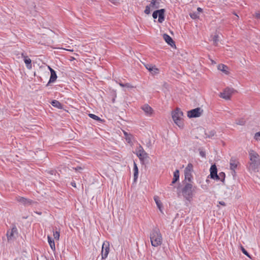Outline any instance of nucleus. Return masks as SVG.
<instances>
[{
	"label": "nucleus",
	"mask_w": 260,
	"mask_h": 260,
	"mask_svg": "<svg viewBox=\"0 0 260 260\" xmlns=\"http://www.w3.org/2000/svg\"><path fill=\"white\" fill-rule=\"evenodd\" d=\"M249 161L248 170L249 171L256 172L258 171L260 166V156L257 152L253 150H250L248 152Z\"/></svg>",
	"instance_id": "1"
},
{
	"label": "nucleus",
	"mask_w": 260,
	"mask_h": 260,
	"mask_svg": "<svg viewBox=\"0 0 260 260\" xmlns=\"http://www.w3.org/2000/svg\"><path fill=\"white\" fill-rule=\"evenodd\" d=\"M152 246L157 247L160 246L162 242V238L159 229H154L150 235Z\"/></svg>",
	"instance_id": "2"
},
{
	"label": "nucleus",
	"mask_w": 260,
	"mask_h": 260,
	"mask_svg": "<svg viewBox=\"0 0 260 260\" xmlns=\"http://www.w3.org/2000/svg\"><path fill=\"white\" fill-rule=\"evenodd\" d=\"M172 118L173 121L180 128H183V112L180 109L177 108L172 113Z\"/></svg>",
	"instance_id": "3"
},
{
	"label": "nucleus",
	"mask_w": 260,
	"mask_h": 260,
	"mask_svg": "<svg viewBox=\"0 0 260 260\" xmlns=\"http://www.w3.org/2000/svg\"><path fill=\"white\" fill-rule=\"evenodd\" d=\"M192 185L190 183H187L182 189L183 197L188 201H190L193 197L192 190Z\"/></svg>",
	"instance_id": "4"
},
{
	"label": "nucleus",
	"mask_w": 260,
	"mask_h": 260,
	"mask_svg": "<svg viewBox=\"0 0 260 260\" xmlns=\"http://www.w3.org/2000/svg\"><path fill=\"white\" fill-rule=\"evenodd\" d=\"M165 10L164 9L155 11L152 14V17L156 19L158 16V21L162 23L165 20Z\"/></svg>",
	"instance_id": "5"
},
{
	"label": "nucleus",
	"mask_w": 260,
	"mask_h": 260,
	"mask_svg": "<svg viewBox=\"0 0 260 260\" xmlns=\"http://www.w3.org/2000/svg\"><path fill=\"white\" fill-rule=\"evenodd\" d=\"M203 110L201 108H197L187 112V116L189 118L200 117Z\"/></svg>",
	"instance_id": "6"
},
{
	"label": "nucleus",
	"mask_w": 260,
	"mask_h": 260,
	"mask_svg": "<svg viewBox=\"0 0 260 260\" xmlns=\"http://www.w3.org/2000/svg\"><path fill=\"white\" fill-rule=\"evenodd\" d=\"M233 88H226L220 93V96L223 99L229 100L231 99L232 94L234 92Z\"/></svg>",
	"instance_id": "7"
},
{
	"label": "nucleus",
	"mask_w": 260,
	"mask_h": 260,
	"mask_svg": "<svg viewBox=\"0 0 260 260\" xmlns=\"http://www.w3.org/2000/svg\"><path fill=\"white\" fill-rule=\"evenodd\" d=\"M110 244L107 241H105L102 245L101 255L102 259L106 258L109 252Z\"/></svg>",
	"instance_id": "8"
},
{
	"label": "nucleus",
	"mask_w": 260,
	"mask_h": 260,
	"mask_svg": "<svg viewBox=\"0 0 260 260\" xmlns=\"http://www.w3.org/2000/svg\"><path fill=\"white\" fill-rule=\"evenodd\" d=\"M136 154L139 159L143 161L148 157V154L145 151L141 146H139L136 150Z\"/></svg>",
	"instance_id": "9"
},
{
	"label": "nucleus",
	"mask_w": 260,
	"mask_h": 260,
	"mask_svg": "<svg viewBox=\"0 0 260 260\" xmlns=\"http://www.w3.org/2000/svg\"><path fill=\"white\" fill-rule=\"evenodd\" d=\"M193 170V166L191 164H188L184 170V175L185 180L188 181H191L192 177L191 173Z\"/></svg>",
	"instance_id": "10"
},
{
	"label": "nucleus",
	"mask_w": 260,
	"mask_h": 260,
	"mask_svg": "<svg viewBox=\"0 0 260 260\" xmlns=\"http://www.w3.org/2000/svg\"><path fill=\"white\" fill-rule=\"evenodd\" d=\"M141 109L144 112L146 115L151 116L154 113L152 108L148 104H145L141 107Z\"/></svg>",
	"instance_id": "11"
},
{
	"label": "nucleus",
	"mask_w": 260,
	"mask_h": 260,
	"mask_svg": "<svg viewBox=\"0 0 260 260\" xmlns=\"http://www.w3.org/2000/svg\"><path fill=\"white\" fill-rule=\"evenodd\" d=\"M18 233H17V230L16 227H14L12 229L11 231H8L7 232V238L8 240H11L15 238L17 236Z\"/></svg>",
	"instance_id": "12"
},
{
	"label": "nucleus",
	"mask_w": 260,
	"mask_h": 260,
	"mask_svg": "<svg viewBox=\"0 0 260 260\" xmlns=\"http://www.w3.org/2000/svg\"><path fill=\"white\" fill-rule=\"evenodd\" d=\"M145 67L152 75H156L159 73V69L155 66L146 64Z\"/></svg>",
	"instance_id": "13"
},
{
	"label": "nucleus",
	"mask_w": 260,
	"mask_h": 260,
	"mask_svg": "<svg viewBox=\"0 0 260 260\" xmlns=\"http://www.w3.org/2000/svg\"><path fill=\"white\" fill-rule=\"evenodd\" d=\"M210 175L211 178L213 179H215L216 180L218 179V176L217 174V168H216L215 165H213L211 166L210 169Z\"/></svg>",
	"instance_id": "14"
},
{
	"label": "nucleus",
	"mask_w": 260,
	"mask_h": 260,
	"mask_svg": "<svg viewBox=\"0 0 260 260\" xmlns=\"http://www.w3.org/2000/svg\"><path fill=\"white\" fill-rule=\"evenodd\" d=\"M163 38L169 45L172 47H176L175 42L172 39V38L166 34L163 35Z\"/></svg>",
	"instance_id": "15"
},
{
	"label": "nucleus",
	"mask_w": 260,
	"mask_h": 260,
	"mask_svg": "<svg viewBox=\"0 0 260 260\" xmlns=\"http://www.w3.org/2000/svg\"><path fill=\"white\" fill-rule=\"evenodd\" d=\"M16 200L18 202L23 204L24 205H30L31 203V201L22 197H17Z\"/></svg>",
	"instance_id": "16"
},
{
	"label": "nucleus",
	"mask_w": 260,
	"mask_h": 260,
	"mask_svg": "<svg viewBox=\"0 0 260 260\" xmlns=\"http://www.w3.org/2000/svg\"><path fill=\"white\" fill-rule=\"evenodd\" d=\"M217 69L218 70L222 71L226 75H228L229 74V68L228 67L223 64H220L218 66Z\"/></svg>",
	"instance_id": "17"
},
{
	"label": "nucleus",
	"mask_w": 260,
	"mask_h": 260,
	"mask_svg": "<svg viewBox=\"0 0 260 260\" xmlns=\"http://www.w3.org/2000/svg\"><path fill=\"white\" fill-rule=\"evenodd\" d=\"M22 56H23L24 61L26 64V67L28 69H30L32 68L31 60L27 56H24L23 54H22Z\"/></svg>",
	"instance_id": "18"
},
{
	"label": "nucleus",
	"mask_w": 260,
	"mask_h": 260,
	"mask_svg": "<svg viewBox=\"0 0 260 260\" xmlns=\"http://www.w3.org/2000/svg\"><path fill=\"white\" fill-rule=\"evenodd\" d=\"M154 200L158 207V208L159 209V211L162 212V203L161 202V201H160V200L159 199V198L157 196H155L154 197Z\"/></svg>",
	"instance_id": "19"
},
{
	"label": "nucleus",
	"mask_w": 260,
	"mask_h": 260,
	"mask_svg": "<svg viewBox=\"0 0 260 260\" xmlns=\"http://www.w3.org/2000/svg\"><path fill=\"white\" fill-rule=\"evenodd\" d=\"M160 2L158 0H152L150 4V7L153 9H157L159 7Z\"/></svg>",
	"instance_id": "20"
},
{
	"label": "nucleus",
	"mask_w": 260,
	"mask_h": 260,
	"mask_svg": "<svg viewBox=\"0 0 260 260\" xmlns=\"http://www.w3.org/2000/svg\"><path fill=\"white\" fill-rule=\"evenodd\" d=\"M57 79V75L54 70L51 71V76L49 79V83L54 82Z\"/></svg>",
	"instance_id": "21"
},
{
	"label": "nucleus",
	"mask_w": 260,
	"mask_h": 260,
	"mask_svg": "<svg viewBox=\"0 0 260 260\" xmlns=\"http://www.w3.org/2000/svg\"><path fill=\"white\" fill-rule=\"evenodd\" d=\"M51 105L54 107H56L58 109H61L63 108V106L62 105H61V104L58 102V101H56V100H53L52 102H51Z\"/></svg>",
	"instance_id": "22"
},
{
	"label": "nucleus",
	"mask_w": 260,
	"mask_h": 260,
	"mask_svg": "<svg viewBox=\"0 0 260 260\" xmlns=\"http://www.w3.org/2000/svg\"><path fill=\"white\" fill-rule=\"evenodd\" d=\"M173 179L172 182V184L175 183L179 178V171L178 170H176L174 172V176H173Z\"/></svg>",
	"instance_id": "23"
},
{
	"label": "nucleus",
	"mask_w": 260,
	"mask_h": 260,
	"mask_svg": "<svg viewBox=\"0 0 260 260\" xmlns=\"http://www.w3.org/2000/svg\"><path fill=\"white\" fill-rule=\"evenodd\" d=\"M48 243H49V244L50 245V246L51 248L53 250H55V245L54 241L49 236H48Z\"/></svg>",
	"instance_id": "24"
},
{
	"label": "nucleus",
	"mask_w": 260,
	"mask_h": 260,
	"mask_svg": "<svg viewBox=\"0 0 260 260\" xmlns=\"http://www.w3.org/2000/svg\"><path fill=\"white\" fill-rule=\"evenodd\" d=\"M237 162L234 160L231 159L230 161V169L234 171L235 169L237 168Z\"/></svg>",
	"instance_id": "25"
},
{
	"label": "nucleus",
	"mask_w": 260,
	"mask_h": 260,
	"mask_svg": "<svg viewBox=\"0 0 260 260\" xmlns=\"http://www.w3.org/2000/svg\"><path fill=\"white\" fill-rule=\"evenodd\" d=\"M134 180L135 181L137 180L138 178V167L135 162H134Z\"/></svg>",
	"instance_id": "26"
},
{
	"label": "nucleus",
	"mask_w": 260,
	"mask_h": 260,
	"mask_svg": "<svg viewBox=\"0 0 260 260\" xmlns=\"http://www.w3.org/2000/svg\"><path fill=\"white\" fill-rule=\"evenodd\" d=\"M218 178L217 180H220L222 182H224L225 177V173L223 172L219 173V175H218Z\"/></svg>",
	"instance_id": "27"
},
{
	"label": "nucleus",
	"mask_w": 260,
	"mask_h": 260,
	"mask_svg": "<svg viewBox=\"0 0 260 260\" xmlns=\"http://www.w3.org/2000/svg\"><path fill=\"white\" fill-rule=\"evenodd\" d=\"M124 135L125 136V140L127 142V143H130L132 142V136L131 135L127 134V133H124Z\"/></svg>",
	"instance_id": "28"
},
{
	"label": "nucleus",
	"mask_w": 260,
	"mask_h": 260,
	"mask_svg": "<svg viewBox=\"0 0 260 260\" xmlns=\"http://www.w3.org/2000/svg\"><path fill=\"white\" fill-rule=\"evenodd\" d=\"M89 116L93 119H94L95 120H97V121H102V120L98 116L94 115V114H89Z\"/></svg>",
	"instance_id": "29"
},
{
	"label": "nucleus",
	"mask_w": 260,
	"mask_h": 260,
	"mask_svg": "<svg viewBox=\"0 0 260 260\" xmlns=\"http://www.w3.org/2000/svg\"><path fill=\"white\" fill-rule=\"evenodd\" d=\"M190 17L192 19H197L199 18V13H191L189 14Z\"/></svg>",
	"instance_id": "30"
},
{
	"label": "nucleus",
	"mask_w": 260,
	"mask_h": 260,
	"mask_svg": "<svg viewBox=\"0 0 260 260\" xmlns=\"http://www.w3.org/2000/svg\"><path fill=\"white\" fill-rule=\"evenodd\" d=\"M213 41L214 45H217L219 41L218 36L217 35H215L213 38Z\"/></svg>",
	"instance_id": "31"
},
{
	"label": "nucleus",
	"mask_w": 260,
	"mask_h": 260,
	"mask_svg": "<svg viewBox=\"0 0 260 260\" xmlns=\"http://www.w3.org/2000/svg\"><path fill=\"white\" fill-rule=\"evenodd\" d=\"M241 249L242 251V252L245 254L247 256H248V257L249 258H251L250 255L249 254V253L247 252V251L244 249V248L242 246H241Z\"/></svg>",
	"instance_id": "32"
},
{
	"label": "nucleus",
	"mask_w": 260,
	"mask_h": 260,
	"mask_svg": "<svg viewBox=\"0 0 260 260\" xmlns=\"http://www.w3.org/2000/svg\"><path fill=\"white\" fill-rule=\"evenodd\" d=\"M236 124L240 125H243L245 124V121L243 119L236 120Z\"/></svg>",
	"instance_id": "33"
},
{
	"label": "nucleus",
	"mask_w": 260,
	"mask_h": 260,
	"mask_svg": "<svg viewBox=\"0 0 260 260\" xmlns=\"http://www.w3.org/2000/svg\"><path fill=\"white\" fill-rule=\"evenodd\" d=\"M53 236L54 239L56 240H58L59 238V233L57 231H56L53 233Z\"/></svg>",
	"instance_id": "34"
},
{
	"label": "nucleus",
	"mask_w": 260,
	"mask_h": 260,
	"mask_svg": "<svg viewBox=\"0 0 260 260\" xmlns=\"http://www.w3.org/2000/svg\"><path fill=\"white\" fill-rule=\"evenodd\" d=\"M150 8H151L150 7V6H147L146 7V8H145V10L144 11V12L145 14H149L150 13Z\"/></svg>",
	"instance_id": "35"
},
{
	"label": "nucleus",
	"mask_w": 260,
	"mask_h": 260,
	"mask_svg": "<svg viewBox=\"0 0 260 260\" xmlns=\"http://www.w3.org/2000/svg\"><path fill=\"white\" fill-rule=\"evenodd\" d=\"M254 138L257 141L260 140V131L255 134Z\"/></svg>",
	"instance_id": "36"
},
{
	"label": "nucleus",
	"mask_w": 260,
	"mask_h": 260,
	"mask_svg": "<svg viewBox=\"0 0 260 260\" xmlns=\"http://www.w3.org/2000/svg\"><path fill=\"white\" fill-rule=\"evenodd\" d=\"M199 152L200 155L203 157H205L206 156V153L204 151H203L202 149H199Z\"/></svg>",
	"instance_id": "37"
},
{
	"label": "nucleus",
	"mask_w": 260,
	"mask_h": 260,
	"mask_svg": "<svg viewBox=\"0 0 260 260\" xmlns=\"http://www.w3.org/2000/svg\"><path fill=\"white\" fill-rule=\"evenodd\" d=\"M124 86H125V87H127V88H134V86H133L129 83H126V84H125Z\"/></svg>",
	"instance_id": "38"
},
{
	"label": "nucleus",
	"mask_w": 260,
	"mask_h": 260,
	"mask_svg": "<svg viewBox=\"0 0 260 260\" xmlns=\"http://www.w3.org/2000/svg\"><path fill=\"white\" fill-rule=\"evenodd\" d=\"M254 17L257 19H260V13L256 12L254 14Z\"/></svg>",
	"instance_id": "39"
},
{
	"label": "nucleus",
	"mask_w": 260,
	"mask_h": 260,
	"mask_svg": "<svg viewBox=\"0 0 260 260\" xmlns=\"http://www.w3.org/2000/svg\"><path fill=\"white\" fill-rule=\"evenodd\" d=\"M38 260H49L45 256H41L38 259Z\"/></svg>",
	"instance_id": "40"
},
{
	"label": "nucleus",
	"mask_w": 260,
	"mask_h": 260,
	"mask_svg": "<svg viewBox=\"0 0 260 260\" xmlns=\"http://www.w3.org/2000/svg\"><path fill=\"white\" fill-rule=\"evenodd\" d=\"M215 133H216L215 131H211L210 132V136H211V137L214 136L215 135Z\"/></svg>",
	"instance_id": "41"
},
{
	"label": "nucleus",
	"mask_w": 260,
	"mask_h": 260,
	"mask_svg": "<svg viewBox=\"0 0 260 260\" xmlns=\"http://www.w3.org/2000/svg\"><path fill=\"white\" fill-rule=\"evenodd\" d=\"M219 204L223 206H225V203L223 202V201H219Z\"/></svg>",
	"instance_id": "42"
},
{
	"label": "nucleus",
	"mask_w": 260,
	"mask_h": 260,
	"mask_svg": "<svg viewBox=\"0 0 260 260\" xmlns=\"http://www.w3.org/2000/svg\"><path fill=\"white\" fill-rule=\"evenodd\" d=\"M197 10L199 12H202L203 11V9L200 7L197 8Z\"/></svg>",
	"instance_id": "43"
},
{
	"label": "nucleus",
	"mask_w": 260,
	"mask_h": 260,
	"mask_svg": "<svg viewBox=\"0 0 260 260\" xmlns=\"http://www.w3.org/2000/svg\"><path fill=\"white\" fill-rule=\"evenodd\" d=\"M109 1H110L111 3L115 4L118 0H109Z\"/></svg>",
	"instance_id": "44"
},
{
	"label": "nucleus",
	"mask_w": 260,
	"mask_h": 260,
	"mask_svg": "<svg viewBox=\"0 0 260 260\" xmlns=\"http://www.w3.org/2000/svg\"><path fill=\"white\" fill-rule=\"evenodd\" d=\"M119 85H120L121 87H125V86H124V85H125V84H123V83H119Z\"/></svg>",
	"instance_id": "45"
},
{
	"label": "nucleus",
	"mask_w": 260,
	"mask_h": 260,
	"mask_svg": "<svg viewBox=\"0 0 260 260\" xmlns=\"http://www.w3.org/2000/svg\"><path fill=\"white\" fill-rule=\"evenodd\" d=\"M71 184L73 187H76V183L75 182H72Z\"/></svg>",
	"instance_id": "46"
},
{
	"label": "nucleus",
	"mask_w": 260,
	"mask_h": 260,
	"mask_svg": "<svg viewBox=\"0 0 260 260\" xmlns=\"http://www.w3.org/2000/svg\"><path fill=\"white\" fill-rule=\"evenodd\" d=\"M75 59V58L74 57H71L70 60V61H73Z\"/></svg>",
	"instance_id": "47"
},
{
	"label": "nucleus",
	"mask_w": 260,
	"mask_h": 260,
	"mask_svg": "<svg viewBox=\"0 0 260 260\" xmlns=\"http://www.w3.org/2000/svg\"><path fill=\"white\" fill-rule=\"evenodd\" d=\"M64 49L66 50H67V51H71V52H73L74 51L73 49Z\"/></svg>",
	"instance_id": "48"
},
{
	"label": "nucleus",
	"mask_w": 260,
	"mask_h": 260,
	"mask_svg": "<svg viewBox=\"0 0 260 260\" xmlns=\"http://www.w3.org/2000/svg\"><path fill=\"white\" fill-rule=\"evenodd\" d=\"M48 69L49 70H50V71L51 72V70H54L53 69H52L51 67H50L49 66H48Z\"/></svg>",
	"instance_id": "49"
}]
</instances>
